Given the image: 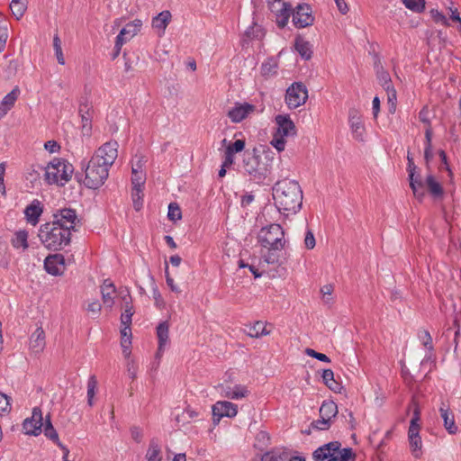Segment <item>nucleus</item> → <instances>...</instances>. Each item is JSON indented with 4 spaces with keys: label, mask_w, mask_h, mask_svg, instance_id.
<instances>
[{
    "label": "nucleus",
    "mask_w": 461,
    "mask_h": 461,
    "mask_svg": "<svg viewBox=\"0 0 461 461\" xmlns=\"http://www.w3.org/2000/svg\"><path fill=\"white\" fill-rule=\"evenodd\" d=\"M41 213L42 208L41 207V203L38 200H34L24 210V214L28 222L32 223V225H36L38 223Z\"/></svg>",
    "instance_id": "5701e85b"
},
{
    "label": "nucleus",
    "mask_w": 461,
    "mask_h": 461,
    "mask_svg": "<svg viewBox=\"0 0 461 461\" xmlns=\"http://www.w3.org/2000/svg\"><path fill=\"white\" fill-rule=\"evenodd\" d=\"M267 334H269V331L267 330L266 325L262 321H256L249 327V331L248 332V335L251 338H259Z\"/></svg>",
    "instance_id": "72a5a7b5"
},
{
    "label": "nucleus",
    "mask_w": 461,
    "mask_h": 461,
    "mask_svg": "<svg viewBox=\"0 0 461 461\" xmlns=\"http://www.w3.org/2000/svg\"><path fill=\"white\" fill-rule=\"evenodd\" d=\"M307 98V88L301 82L292 84L286 90L285 103L290 109H295L304 104Z\"/></svg>",
    "instance_id": "0eeeda50"
},
{
    "label": "nucleus",
    "mask_w": 461,
    "mask_h": 461,
    "mask_svg": "<svg viewBox=\"0 0 461 461\" xmlns=\"http://www.w3.org/2000/svg\"><path fill=\"white\" fill-rule=\"evenodd\" d=\"M41 243L50 250L58 251L70 243L71 233L55 222H47L40 227L38 234Z\"/></svg>",
    "instance_id": "20e7f679"
},
{
    "label": "nucleus",
    "mask_w": 461,
    "mask_h": 461,
    "mask_svg": "<svg viewBox=\"0 0 461 461\" xmlns=\"http://www.w3.org/2000/svg\"><path fill=\"white\" fill-rule=\"evenodd\" d=\"M348 122L353 137L358 141H363L366 130L358 110L355 108L349 109Z\"/></svg>",
    "instance_id": "4468645a"
},
{
    "label": "nucleus",
    "mask_w": 461,
    "mask_h": 461,
    "mask_svg": "<svg viewBox=\"0 0 461 461\" xmlns=\"http://www.w3.org/2000/svg\"><path fill=\"white\" fill-rule=\"evenodd\" d=\"M87 311L95 315H97L101 311V304L98 301L90 303L87 306Z\"/></svg>",
    "instance_id": "0e129e2a"
},
{
    "label": "nucleus",
    "mask_w": 461,
    "mask_h": 461,
    "mask_svg": "<svg viewBox=\"0 0 461 461\" xmlns=\"http://www.w3.org/2000/svg\"><path fill=\"white\" fill-rule=\"evenodd\" d=\"M44 267L52 276L61 275L65 270V258L63 255H49L44 260Z\"/></svg>",
    "instance_id": "2eb2a0df"
},
{
    "label": "nucleus",
    "mask_w": 461,
    "mask_h": 461,
    "mask_svg": "<svg viewBox=\"0 0 461 461\" xmlns=\"http://www.w3.org/2000/svg\"><path fill=\"white\" fill-rule=\"evenodd\" d=\"M46 345L45 332L41 327H39L31 335L30 338V348L34 353H41L43 351Z\"/></svg>",
    "instance_id": "412c9836"
},
{
    "label": "nucleus",
    "mask_w": 461,
    "mask_h": 461,
    "mask_svg": "<svg viewBox=\"0 0 461 461\" xmlns=\"http://www.w3.org/2000/svg\"><path fill=\"white\" fill-rule=\"evenodd\" d=\"M320 418L321 419L314 420L312 423V426L317 429H327L330 425V420L324 418L323 416H320Z\"/></svg>",
    "instance_id": "603ef678"
},
{
    "label": "nucleus",
    "mask_w": 461,
    "mask_h": 461,
    "mask_svg": "<svg viewBox=\"0 0 461 461\" xmlns=\"http://www.w3.org/2000/svg\"><path fill=\"white\" fill-rule=\"evenodd\" d=\"M45 436L50 438V440L58 443L60 442L59 439V435L54 429V427L49 428L48 429H43Z\"/></svg>",
    "instance_id": "680f3d73"
},
{
    "label": "nucleus",
    "mask_w": 461,
    "mask_h": 461,
    "mask_svg": "<svg viewBox=\"0 0 461 461\" xmlns=\"http://www.w3.org/2000/svg\"><path fill=\"white\" fill-rule=\"evenodd\" d=\"M403 4L406 8L416 13H421L425 9L424 0H403Z\"/></svg>",
    "instance_id": "ea45409f"
},
{
    "label": "nucleus",
    "mask_w": 461,
    "mask_h": 461,
    "mask_svg": "<svg viewBox=\"0 0 461 461\" xmlns=\"http://www.w3.org/2000/svg\"><path fill=\"white\" fill-rule=\"evenodd\" d=\"M312 8L307 4H299L293 9V23L297 28H304L313 23Z\"/></svg>",
    "instance_id": "9d476101"
},
{
    "label": "nucleus",
    "mask_w": 461,
    "mask_h": 461,
    "mask_svg": "<svg viewBox=\"0 0 461 461\" xmlns=\"http://www.w3.org/2000/svg\"><path fill=\"white\" fill-rule=\"evenodd\" d=\"M294 47L300 56L305 60H309L312 56V46L303 37L297 36L294 41Z\"/></svg>",
    "instance_id": "a878e982"
},
{
    "label": "nucleus",
    "mask_w": 461,
    "mask_h": 461,
    "mask_svg": "<svg viewBox=\"0 0 461 461\" xmlns=\"http://www.w3.org/2000/svg\"><path fill=\"white\" fill-rule=\"evenodd\" d=\"M341 444L339 441H332L318 447L312 454L316 461H323L330 456H334V453L339 451Z\"/></svg>",
    "instance_id": "a211bd4d"
},
{
    "label": "nucleus",
    "mask_w": 461,
    "mask_h": 461,
    "mask_svg": "<svg viewBox=\"0 0 461 461\" xmlns=\"http://www.w3.org/2000/svg\"><path fill=\"white\" fill-rule=\"evenodd\" d=\"M256 107L248 103H236L228 112V116L232 122H240L247 118L249 114L255 111Z\"/></svg>",
    "instance_id": "dca6fc26"
},
{
    "label": "nucleus",
    "mask_w": 461,
    "mask_h": 461,
    "mask_svg": "<svg viewBox=\"0 0 461 461\" xmlns=\"http://www.w3.org/2000/svg\"><path fill=\"white\" fill-rule=\"evenodd\" d=\"M271 144L277 149L278 152L283 151L285 146V138L276 134L271 140Z\"/></svg>",
    "instance_id": "5fc2aeb1"
},
{
    "label": "nucleus",
    "mask_w": 461,
    "mask_h": 461,
    "mask_svg": "<svg viewBox=\"0 0 461 461\" xmlns=\"http://www.w3.org/2000/svg\"><path fill=\"white\" fill-rule=\"evenodd\" d=\"M238 413V406L230 402L218 401L212 405V419L214 423H219L221 418H233Z\"/></svg>",
    "instance_id": "f8f14e48"
},
{
    "label": "nucleus",
    "mask_w": 461,
    "mask_h": 461,
    "mask_svg": "<svg viewBox=\"0 0 461 461\" xmlns=\"http://www.w3.org/2000/svg\"><path fill=\"white\" fill-rule=\"evenodd\" d=\"M244 140H236L233 143L226 146V149L229 153L235 155L236 153L241 152L245 149Z\"/></svg>",
    "instance_id": "c03bdc74"
},
{
    "label": "nucleus",
    "mask_w": 461,
    "mask_h": 461,
    "mask_svg": "<svg viewBox=\"0 0 461 461\" xmlns=\"http://www.w3.org/2000/svg\"><path fill=\"white\" fill-rule=\"evenodd\" d=\"M273 157L266 152L264 158L258 154L257 149L246 150L243 154V168L245 172L257 183L265 180L272 167Z\"/></svg>",
    "instance_id": "7ed1b4c3"
},
{
    "label": "nucleus",
    "mask_w": 461,
    "mask_h": 461,
    "mask_svg": "<svg viewBox=\"0 0 461 461\" xmlns=\"http://www.w3.org/2000/svg\"><path fill=\"white\" fill-rule=\"evenodd\" d=\"M316 245V240L313 232L308 230L304 238V246L307 249H312Z\"/></svg>",
    "instance_id": "864d4df0"
},
{
    "label": "nucleus",
    "mask_w": 461,
    "mask_h": 461,
    "mask_svg": "<svg viewBox=\"0 0 461 461\" xmlns=\"http://www.w3.org/2000/svg\"><path fill=\"white\" fill-rule=\"evenodd\" d=\"M249 394V391L247 386L241 384H236L231 389V394L230 399L231 400H239L241 398H245Z\"/></svg>",
    "instance_id": "e433bc0d"
},
{
    "label": "nucleus",
    "mask_w": 461,
    "mask_h": 461,
    "mask_svg": "<svg viewBox=\"0 0 461 461\" xmlns=\"http://www.w3.org/2000/svg\"><path fill=\"white\" fill-rule=\"evenodd\" d=\"M78 114L82 122V133L89 136L92 131V120L94 117V107L86 97L81 98L78 105Z\"/></svg>",
    "instance_id": "1a4fd4ad"
},
{
    "label": "nucleus",
    "mask_w": 461,
    "mask_h": 461,
    "mask_svg": "<svg viewBox=\"0 0 461 461\" xmlns=\"http://www.w3.org/2000/svg\"><path fill=\"white\" fill-rule=\"evenodd\" d=\"M45 149L50 153L57 152L59 149V145L55 140H49L44 145Z\"/></svg>",
    "instance_id": "338daca9"
},
{
    "label": "nucleus",
    "mask_w": 461,
    "mask_h": 461,
    "mask_svg": "<svg viewBox=\"0 0 461 461\" xmlns=\"http://www.w3.org/2000/svg\"><path fill=\"white\" fill-rule=\"evenodd\" d=\"M410 447L414 457L419 458L421 456L422 443L420 437L409 438Z\"/></svg>",
    "instance_id": "4c0bfd02"
},
{
    "label": "nucleus",
    "mask_w": 461,
    "mask_h": 461,
    "mask_svg": "<svg viewBox=\"0 0 461 461\" xmlns=\"http://www.w3.org/2000/svg\"><path fill=\"white\" fill-rule=\"evenodd\" d=\"M430 14L434 22L440 23L445 26H449L447 19L442 13L438 12V10L432 9L430 11Z\"/></svg>",
    "instance_id": "3c124183"
},
{
    "label": "nucleus",
    "mask_w": 461,
    "mask_h": 461,
    "mask_svg": "<svg viewBox=\"0 0 461 461\" xmlns=\"http://www.w3.org/2000/svg\"><path fill=\"white\" fill-rule=\"evenodd\" d=\"M334 373L331 369H325L322 372V381L325 384H329V382L333 381Z\"/></svg>",
    "instance_id": "774afa93"
},
{
    "label": "nucleus",
    "mask_w": 461,
    "mask_h": 461,
    "mask_svg": "<svg viewBox=\"0 0 461 461\" xmlns=\"http://www.w3.org/2000/svg\"><path fill=\"white\" fill-rule=\"evenodd\" d=\"M293 14V7L289 3L281 4L280 8L275 13L276 23L281 29L285 28Z\"/></svg>",
    "instance_id": "4be33fe9"
},
{
    "label": "nucleus",
    "mask_w": 461,
    "mask_h": 461,
    "mask_svg": "<svg viewBox=\"0 0 461 461\" xmlns=\"http://www.w3.org/2000/svg\"><path fill=\"white\" fill-rule=\"evenodd\" d=\"M426 185L429 194L435 198H441L444 194L442 185L435 179L432 175L426 177Z\"/></svg>",
    "instance_id": "cd10ccee"
},
{
    "label": "nucleus",
    "mask_w": 461,
    "mask_h": 461,
    "mask_svg": "<svg viewBox=\"0 0 461 461\" xmlns=\"http://www.w3.org/2000/svg\"><path fill=\"white\" fill-rule=\"evenodd\" d=\"M11 243L15 249H23L25 250L28 249V232L26 230L16 231L11 240Z\"/></svg>",
    "instance_id": "c85d7f7f"
},
{
    "label": "nucleus",
    "mask_w": 461,
    "mask_h": 461,
    "mask_svg": "<svg viewBox=\"0 0 461 461\" xmlns=\"http://www.w3.org/2000/svg\"><path fill=\"white\" fill-rule=\"evenodd\" d=\"M131 435L132 439L134 441H136L137 443H140L142 440V438H143L142 430L138 427H132L131 429Z\"/></svg>",
    "instance_id": "e2e57ef3"
},
{
    "label": "nucleus",
    "mask_w": 461,
    "mask_h": 461,
    "mask_svg": "<svg viewBox=\"0 0 461 461\" xmlns=\"http://www.w3.org/2000/svg\"><path fill=\"white\" fill-rule=\"evenodd\" d=\"M148 461H161V448L157 439L153 438L149 442V447L146 454Z\"/></svg>",
    "instance_id": "c756f323"
},
{
    "label": "nucleus",
    "mask_w": 461,
    "mask_h": 461,
    "mask_svg": "<svg viewBox=\"0 0 461 461\" xmlns=\"http://www.w3.org/2000/svg\"><path fill=\"white\" fill-rule=\"evenodd\" d=\"M234 163V155L229 153L227 150L224 152V159L222 162L223 167H230Z\"/></svg>",
    "instance_id": "69168bd1"
},
{
    "label": "nucleus",
    "mask_w": 461,
    "mask_h": 461,
    "mask_svg": "<svg viewBox=\"0 0 461 461\" xmlns=\"http://www.w3.org/2000/svg\"><path fill=\"white\" fill-rule=\"evenodd\" d=\"M376 74L379 84L384 87L385 91H389V89L393 86L391 84V77L389 73L381 68L377 70Z\"/></svg>",
    "instance_id": "f704fd0d"
},
{
    "label": "nucleus",
    "mask_w": 461,
    "mask_h": 461,
    "mask_svg": "<svg viewBox=\"0 0 461 461\" xmlns=\"http://www.w3.org/2000/svg\"><path fill=\"white\" fill-rule=\"evenodd\" d=\"M419 120L423 122L426 127H431L430 120L429 117V109L427 106H424L419 113Z\"/></svg>",
    "instance_id": "13d9d810"
},
{
    "label": "nucleus",
    "mask_w": 461,
    "mask_h": 461,
    "mask_svg": "<svg viewBox=\"0 0 461 461\" xmlns=\"http://www.w3.org/2000/svg\"><path fill=\"white\" fill-rule=\"evenodd\" d=\"M53 222L58 225H60L62 228H67L68 230L71 233V230H75V228L77 223H79V219L77 218L76 210L70 208H63L58 210L57 212L53 214Z\"/></svg>",
    "instance_id": "6e6552de"
},
{
    "label": "nucleus",
    "mask_w": 461,
    "mask_h": 461,
    "mask_svg": "<svg viewBox=\"0 0 461 461\" xmlns=\"http://www.w3.org/2000/svg\"><path fill=\"white\" fill-rule=\"evenodd\" d=\"M53 48L55 50V54H56L58 62L60 65H64L65 59H64V55L62 52V49H61V41H60L59 37L58 36V34H56L53 38Z\"/></svg>",
    "instance_id": "a19ab883"
},
{
    "label": "nucleus",
    "mask_w": 461,
    "mask_h": 461,
    "mask_svg": "<svg viewBox=\"0 0 461 461\" xmlns=\"http://www.w3.org/2000/svg\"><path fill=\"white\" fill-rule=\"evenodd\" d=\"M123 301L125 302V308L124 312L121 315V322L122 325H131V317L133 315L132 311V305L131 304V302H129L127 299L131 300V296L129 294L124 295L122 297Z\"/></svg>",
    "instance_id": "2f4dec72"
},
{
    "label": "nucleus",
    "mask_w": 461,
    "mask_h": 461,
    "mask_svg": "<svg viewBox=\"0 0 461 461\" xmlns=\"http://www.w3.org/2000/svg\"><path fill=\"white\" fill-rule=\"evenodd\" d=\"M169 325L167 321L160 322L157 327V337L158 340L157 357H160L169 339Z\"/></svg>",
    "instance_id": "aec40b11"
},
{
    "label": "nucleus",
    "mask_w": 461,
    "mask_h": 461,
    "mask_svg": "<svg viewBox=\"0 0 461 461\" xmlns=\"http://www.w3.org/2000/svg\"><path fill=\"white\" fill-rule=\"evenodd\" d=\"M10 9L16 19H20L23 15L26 6L22 2H14L10 4Z\"/></svg>",
    "instance_id": "de8ad7c7"
},
{
    "label": "nucleus",
    "mask_w": 461,
    "mask_h": 461,
    "mask_svg": "<svg viewBox=\"0 0 461 461\" xmlns=\"http://www.w3.org/2000/svg\"><path fill=\"white\" fill-rule=\"evenodd\" d=\"M103 303L105 307L112 308L114 301L113 294L115 293V286L109 279L104 280L101 286Z\"/></svg>",
    "instance_id": "b1692460"
},
{
    "label": "nucleus",
    "mask_w": 461,
    "mask_h": 461,
    "mask_svg": "<svg viewBox=\"0 0 461 461\" xmlns=\"http://www.w3.org/2000/svg\"><path fill=\"white\" fill-rule=\"evenodd\" d=\"M418 338L425 348H427L429 350L433 349L432 338L428 330H420L418 332Z\"/></svg>",
    "instance_id": "79ce46f5"
},
{
    "label": "nucleus",
    "mask_w": 461,
    "mask_h": 461,
    "mask_svg": "<svg viewBox=\"0 0 461 461\" xmlns=\"http://www.w3.org/2000/svg\"><path fill=\"white\" fill-rule=\"evenodd\" d=\"M305 354L309 357H314L322 362H326V363L330 362V359L325 354L319 353L312 348H306Z\"/></svg>",
    "instance_id": "8fccbe9b"
},
{
    "label": "nucleus",
    "mask_w": 461,
    "mask_h": 461,
    "mask_svg": "<svg viewBox=\"0 0 461 461\" xmlns=\"http://www.w3.org/2000/svg\"><path fill=\"white\" fill-rule=\"evenodd\" d=\"M355 456L356 455L354 454L352 448L346 447L340 451L339 461H349L350 459H354Z\"/></svg>",
    "instance_id": "bf43d9fd"
},
{
    "label": "nucleus",
    "mask_w": 461,
    "mask_h": 461,
    "mask_svg": "<svg viewBox=\"0 0 461 461\" xmlns=\"http://www.w3.org/2000/svg\"><path fill=\"white\" fill-rule=\"evenodd\" d=\"M338 413V406L332 402H323L320 408V416H323L329 420H331L332 417H335Z\"/></svg>",
    "instance_id": "7c9ffc66"
},
{
    "label": "nucleus",
    "mask_w": 461,
    "mask_h": 461,
    "mask_svg": "<svg viewBox=\"0 0 461 461\" xmlns=\"http://www.w3.org/2000/svg\"><path fill=\"white\" fill-rule=\"evenodd\" d=\"M19 89L14 88L9 94H7L2 102L0 103V119H2L9 110L14 105L15 101L19 95Z\"/></svg>",
    "instance_id": "393cba45"
},
{
    "label": "nucleus",
    "mask_w": 461,
    "mask_h": 461,
    "mask_svg": "<svg viewBox=\"0 0 461 461\" xmlns=\"http://www.w3.org/2000/svg\"><path fill=\"white\" fill-rule=\"evenodd\" d=\"M117 141H108L102 145L91 158L85 168L86 177L84 185L87 188L96 189L104 185L109 175V168L118 156Z\"/></svg>",
    "instance_id": "f257e3e1"
},
{
    "label": "nucleus",
    "mask_w": 461,
    "mask_h": 461,
    "mask_svg": "<svg viewBox=\"0 0 461 461\" xmlns=\"http://www.w3.org/2000/svg\"><path fill=\"white\" fill-rule=\"evenodd\" d=\"M43 418L41 410L38 407L33 408L32 415L27 418L23 424V429L29 435L37 436L42 431Z\"/></svg>",
    "instance_id": "ddd939ff"
},
{
    "label": "nucleus",
    "mask_w": 461,
    "mask_h": 461,
    "mask_svg": "<svg viewBox=\"0 0 461 461\" xmlns=\"http://www.w3.org/2000/svg\"><path fill=\"white\" fill-rule=\"evenodd\" d=\"M280 250H273L272 249H268V252L264 256L265 261L268 264H275L278 262V254Z\"/></svg>",
    "instance_id": "4d7b16f0"
},
{
    "label": "nucleus",
    "mask_w": 461,
    "mask_h": 461,
    "mask_svg": "<svg viewBox=\"0 0 461 461\" xmlns=\"http://www.w3.org/2000/svg\"><path fill=\"white\" fill-rule=\"evenodd\" d=\"M143 192L141 187H132L131 198L134 209L140 211L142 207Z\"/></svg>",
    "instance_id": "58836bf2"
},
{
    "label": "nucleus",
    "mask_w": 461,
    "mask_h": 461,
    "mask_svg": "<svg viewBox=\"0 0 461 461\" xmlns=\"http://www.w3.org/2000/svg\"><path fill=\"white\" fill-rule=\"evenodd\" d=\"M287 458V455L285 452L276 453V452H267L262 456V461H285Z\"/></svg>",
    "instance_id": "49530a36"
},
{
    "label": "nucleus",
    "mask_w": 461,
    "mask_h": 461,
    "mask_svg": "<svg viewBox=\"0 0 461 461\" xmlns=\"http://www.w3.org/2000/svg\"><path fill=\"white\" fill-rule=\"evenodd\" d=\"M121 32H124V35L126 37H129V41L134 36L137 34V31H136V28H135V25L133 24H126L125 27H123Z\"/></svg>",
    "instance_id": "052dcab7"
},
{
    "label": "nucleus",
    "mask_w": 461,
    "mask_h": 461,
    "mask_svg": "<svg viewBox=\"0 0 461 461\" xmlns=\"http://www.w3.org/2000/svg\"><path fill=\"white\" fill-rule=\"evenodd\" d=\"M408 167L410 186L413 192V194L418 199H422L425 195L424 183L422 182L420 176H415L416 166L413 161V158L408 153Z\"/></svg>",
    "instance_id": "9b49d317"
},
{
    "label": "nucleus",
    "mask_w": 461,
    "mask_h": 461,
    "mask_svg": "<svg viewBox=\"0 0 461 461\" xmlns=\"http://www.w3.org/2000/svg\"><path fill=\"white\" fill-rule=\"evenodd\" d=\"M147 162L145 156H136L132 161L131 174L143 173L142 168Z\"/></svg>",
    "instance_id": "a18cd8bd"
},
{
    "label": "nucleus",
    "mask_w": 461,
    "mask_h": 461,
    "mask_svg": "<svg viewBox=\"0 0 461 461\" xmlns=\"http://www.w3.org/2000/svg\"><path fill=\"white\" fill-rule=\"evenodd\" d=\"M273 199L279 212L295 214L302 207L303 191L298 182L285 178L274 185Z\"/></svg>",
    "instance_id": "f03ea898"
},
{
    "label": "nucleus",
    "mask_w": 461,
    "mask_h": 461,
    "mask_svg": "<svg viewBox=\"0 0 461 461\" xmlns=\"http://www.w3.org/2000/svg\"><path fill=\"white\" fill-rule=\"evenodd\" d=\"M276 123L277 125L276 134L281 137L294 136L296 134V128L294 122L290 119L289 115L278 114L276 117Z\"/></svg>",
    "instance_id": "f3484780"
},
{
    "label": "nucleus",
    "mask_w": 461,
    "mask_h": 461,
    "mask_svg": "<svg viewBox=\"0 0 461 461\" xmlns=\"http://www.w3.org/2000/svg\"><path fill=\"white\" fill-rule=\"evenodd\" d=\"M74 167L68 160L61 158H53L45 167V180L48 184L65 185L71 178Z\"/></svg>",
    "instance_id": "39448f33"
},
{
    "label": "nucleus",
    "mask_w": 461,
    "mask_h": 461,
    "mask_svg": "<svg viewBox=\"0 0 461 461\" xmlns=\"http://www.w3.org/2000/svg\"><path fill=\"white\" fill-rule=\"evenodd\" d=\"M167 217L170 221H176L182 217L180 207L176 203H171L168 205Z\"/></svg>",
    "instance_id": "37998d69"
},
{
    "label": "nucleus",
    "mask_w": 461,
    "mask_h": 461,
    "mask_svg": "<svg viewBox=\"0 0 461 461\" xmlns=\"http://www.w3.org/2000/svg\"><path fill=\"white\" fill-rule=\"evenodd\" d=\"M97 387V380L95 375H91L87 382V403L92 406L94 404L93 399L95 394Z\"/></svg>",
    "instance_id": "c9c22d12"
},
{
    "label": "nucleus",
    "mask_w": 461,
    "mask_h": 461,
    "mask_svg": "<svg viewBox=\"0 0 461 461\" xmlns=\"http://www.w3.org/2000/svg\"><path fill=\"white\" fill-rule=\"evenodd\" d=\"M145 183V175L143 173L132 174L131 184L132 187H142Z\"/></svg>",
    "instance_id": "6e6d98bb"
},
{
    "label": "nucleus",
    "mask_w": 461,
    "mask_h": 461,
    "mask_svg": "<svg viewBox=\"0 0 461 461\" xmlns=\"http://www.w3.org/2000/svg\"><path fill=\"white\" fill-rule=\"evenodd\" d=\"M11 397L0 392V414L11 411Z\"/></svg>",
    "instance_id": "09e8293b"
},
{
    "label": "nucleus",
    "mask_w": 461,
    "mask_h": 461,
    "mask_svg": "<svg viewBox=\"0 0 461 461\" xmlns=\"http://www.w3.org/2000/svg\"><path fill=\"white\" fill-rule=\"evenodd\" d=\"M285 232L279 224H270L262 228L258 234V240L261 245L273 250H282L285 247Z\"/></svg>",
    "instance_id": "423d86ee"
},
{
    "label": "nucleus",
    "mask_w": 461,
    "mask_h": 461,
    "mask_svg": "<svg viewBox=\"0 0 461 461\" xmlns=\"http://www.w3.org/2000/svg\"><path fill=\"white\" fill-rule=\"evenodd\" d=\"M440 418L443 420L445 429L449 434H456L457 431V426L455 422V417L449 406L442 402L439 408Z\"/></svg>",
    "instance_id": "6ab92c4d"
},
{
    "label": "nucleus",
    "mask_w": 461,
    "mask_h": 461,
    "mask_svg": "<svg viewBox=\"0 0 461 461\" xmlns=\"http://www.w3.org/2000/svg\"><path fill=\"white\" fill-rule=\"evenodd\" d=\"M42 172L45 173V167L40 165H32L28 169L26 179L32 184H34L40 180Z\"/></svg>",
    "instance_id": "473e14b6"
},
{
    "label": "nucleus",
    "mask_w": 461,
    "mask_h": 461,
    "mask_svg": "<svg viewBox=\"0 0 461 461\" xmlns=\"http://www.w3.org/2000/svg\"><path fill=\"white\" fill-rule=\"evenodd\" d=\"M171 20L169 11H162L152 20V27L158 31L159 35L163 34Z\"/></svg>",
    "instance_id": "bb28decb"
}]
</instances>
